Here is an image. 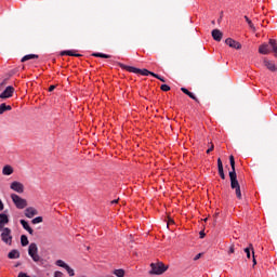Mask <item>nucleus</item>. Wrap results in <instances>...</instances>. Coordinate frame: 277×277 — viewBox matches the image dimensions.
<instances>
[{
	"mask_svg": "<svg viewBox=\"0 0 277 277\" xmlns=\"http://www.w3.org/2000/svg\"><path fill=\"white\" fill-rule=\"evenodd\" d=\"M229 161H230V167H232V171L229 172L230 186H232L233 189H236L237 198L241 199L242 195H241V190H240V185H239L238 180H237L234 156L229 157Z\"/></svg>",
	"mask_w": 277,
	"mask_h": 277,
	"instance_id": "1",
	"label": "nucleus"
},
{
	"mask_svg": "<svg viewBox=\"0 0 277 277\" xmlns=\"http://www.w3.org/2000/svg\"><path fill=\"white\" fill-rule=\"evenodd\" d=\"M272 52L277 57V40L276 39H271L268 44L264 43V44L260 45V48H259L260 54L268 55Z\"/></svg>",
	"mask_w": 277,
	"mask_h": 277,
	"instance_id": "2",
	"label": "nucleus"
},
{
	"mask_svg": "<svg viewBox=\"0 0 277 277\" xmlns=\"http://www.w3.org/2000/svg\"><path fill=\"white\" fill-rule=\"evenodd\" d=\"M150 267V275H162L169 268V266L164 265L162 262L151 263Z\"/></svg>",
	"mask_w": 277,
	"mask_h": 277,
	"instance_id": "3",
	"label": "nucleus"
},
{
	"mask_svg": "<svg viewBox=\"0 0 277 277\" xmlns=\"http://www.w3.org/2000/svg\"><path fill=\"white\" fill-rule=\"evenodd\" d=\"M28 254L30 255V258L35 261V262H40V260H42L40 258V254L38 253V245L36 243H30L28 247Z\"/></svg>",
	"mask_w": 277,
	"mask_h": 277,
	"instance_id": "4",
	"label": "nucleus"
},
{
	"mask_svg": "<svg viewBox=\"0 0 277 277\" xmlns=\"http://www.w3.org/2000/svg\"><path fill=\"white\" fill-rule=\"evenodd\" d=\"M11 199L17 209H25V207L27 206V200L23 199L21 196L16 194H12Z\"/></svg>",
	"mask_w": 277,
	"mask_h": 277,
	"instance_id": "5",
	"label": "nucleus"
},
{
	"mask_svg": "<svg viewBox=\"0 0 277 277\" xmlns=\"http://www.w3.org/2000/svg\"><path fill=\"white\" fill-rule=\"evenodd\" d=\"M120 67L122 69H126L129 72L141 74L142 76H148L150 74V71H148L147 69H138V68H135V67L126 66L123 64H120Z\"/></svg>",
	"mask_w": 277,
	"mask_h": 277,
	"instance_id": "6",
	"label": "nucleus"
},
{
	"mask_svg": "<svg viewBox=\"0 0 277 277\" xmlns=\"http://www.w3.org/2000/svg\"><path fill=\"white\" fill-rule=\"evenodd\" d=\"M1 239L6 245L11 246V243H12V229H10L8 227L2 228Z\"/></svg>",
	"mask_w": 277,
	"mask_h": 277,
	"instance_id": "7",
	"label": "nucleus"
},
{
	"mask_svg": "<svg viewBox=\"0 0 277 277\" xmlns=\"http://www.w3.org/2000/svg\"><path fill=\"white\" fill-rule=\"evenodd\" d=\"M14 91H15L14 87L12 85L6 87L1 93V100L3 101L12 97L14 95Z\"/></svg>",
	"mask_w": 277,
	"mask_h": 277,
	"instance_id": "8",
	"label": "nucleus"
},
{
	"mask_svg": "<svg viewBox=\"0 0 277 277\" xmlns=\"http://www.w3.org/2000/svg\"><path fill=\"white\" fill-rule=\"evenodd\" d=\"M10 188L13 189L14 192H17L18 194H23L25 192V185L16 181L11 183Z\"/></svg>",
	"mask_w": 277,
	"mask_h": 277,
	"instance_id": "9",
	"label": "nucleus"
},
{
	"mask_svg": "<svg viewBox=\"0 0 277 277\" xmlns=\"http://www.w3.org/2000/svg\"><path fill=\"white\" fill-rule=\"evenodd\" d=\"M36 215H38V210H36L34 207H29L25 210L26 217L32 219Z\"/></svg>",
	"mask_w": 277,
	"mask_h": 277,
	"instance_id": "10",
	"label": "nucleus"
},
{
	"mask_svg": "<svg viewBox=\"0 0 277 277\" xmlns=\"http://www.w3.org/2000/svg\"><path fill=\"white\" fill-rule=\"evenodd\" d=\"M225 43L227 45H229L230 48L233 49H236V50H240L241 49V44L230 38L226 39Z\"/></svg>",
	"mask_w": 277,
	"mask_h": 277,
	"instance_id": "11",
	"label": "nucleus"
},
{
	"mask_svg": "<svg viewBox=\"0 0 277 277\" xmlns=\"http://www.w3.org/2000/svg\"><path fill=\"white\" fill-rule=\"evenodd\" d=\"M19 223L22 224L25 230H27L30 235H34V228L29 226V223L27 221L21 220Z\"/></svg>",
	"mask_w": 277,
	"mask_h": 277,
	"instance_id": "12",
	"label": "nucleus"
},
{
	"mask_svg": "<svg viewBox=\"0 0 277 277\" xmlns=\"http://www.w3.org/2000/svg\"><path fill=\"white\" fill-rule=\"evenodd\" d=\"M212 37H213V39H214L215 41L220 42V41L222 40V38H223V34H222V31H220L219 29H214V30L212 31Z\"/></svg>",
	"mask_w": 277,
	"mask_h": 277,
	"instance_id": "13",
	"label": "nucleus"
},
{
	"mask_svg": "<svg viewBox=\"0 0 277 277\" xmlns=\"http://www.w3.org/2000/svg\"><path fill=\"white\" fill-rule=\"evenodd\" d=\"M13 173H14V168H12V166L6 164V166L3 167L2 174L12 175Z\"/></svg>",
	"mask_w": 277,
	"mask_h": 277,
	"instance_id": "14",
	"label": "nucleus"
},
{
	"mask_svg": "<svg viewBox=\"0 0 277 277\" xmlns=\"http://www.w3.org/2000/svg\"><path fill=\"white\" fill-rule=\"evenodd\" d=\"M8 258L11 260L18 259V258H21V252L18 250L14 249L11 252H9Z\"/></svg>",
	"mask_w": 277,
	"mask_h": 277,
	"instance_id": "15",
	"label": "nucleus"
},
{
	"mask_svg": "<svg viewBox=\"0 0 277 277\" xmlns=\"http://www.w3.org/2000/svg\"><path fill=\"white\" fill-rule=\"evenodd\" d=\"M217 168H219L220 176H221L223 180H225L224 168H223V163H222L221 158L217 159Z\"/></svg>",
	"mask_w": 277,
	"mask_h": 277,
	"instance_id": "16",
	"label": "nucleus"
},
{
	"mask_svg": "<svg viewBox=\"0 0 277 277\" xmlns=\"http://www.w3.org/2000/svg\"><path fill=\"white\" fill-rule=\"evenodd\" d=\"M264 64L271 71H277V67L273 62L264 61Z\"/></svg>",
	"mask_w": 277,
	"mask_h": 277,
	"instance_id": "17",
	"label": "nucleus"
},
{
	"mask_svg": "<svg viewBox=\"0 0 277 277\" xmlns=\"http://www.w3.org/2000/svg\"><path fill=\"white\" fill-rule=\"evenodd\" d=\"M181 91L183 93H185L186 95H188L192 100L196 101L197 103H199L198 98L192 93L189 92L187 89L182 88Z\"/></svg>",
	"mask_w": 277,
	"mask_h": 277,
	"instance_id": "18",
	"label": "nucleus"
},
{
	"mask_svg": "<svg viewBox=\"0 0 277 277\" xmlns=\"http://www.w3.org/2000/svg\"><path fill=\"white\" fill-rule=\"evenodd\" d=\"M38 55H36V54H28V55H26V56H24L23 58H22V63H25V62H27V61H29V60H38Z\"/></svg>",
	"mask_w": 277,
	"mask_h": 277,
	"instance_id": "19",
	"label": "nucleus"
},
{
	"mask_svg": "<svg viewBox=\"0 0 277 277\" xmlns=\"http://www.w3.org/2000/svg\"><path fill=\"white\" fill-rule=\"evenodd\" d=\"M113 274L116 275L117 277H124L126 272L124 269L119 268V269H115Z\"/></svg>",
	"mask_w": 277,
	"mask_h": 277,
	"instance_id": "20",
	"label": "nucleus"
},
{
	"mask_svg": "<svg viewBox=\"0 0 277 277\" xmlns=\"http://www.w3.org/2000/svg\"><path fill=\"white\" fill-rule=\"evenodd\" d=\"M21 243L23 247H26L27 245H29V239L27 238L26 235L21 236Z\"/></svg>",
	"mask_w": 277,
	"mask_h": 277,
	"instance_id": "21",
	"label": "nucleus"
},
{
	"mask_svg": "<svg viewBox=\"0 0 277 277\" xmlns=\"http://www.w3.org/2000/svg\"><path fill=\"white\" fill-rule=\"evenodd\" d=\"M252 250V253L254 255V249H253V246L250 245L248 248L245 249V252L247 253V258L250 259L251 258V253L250 251Z\"/></svg>",
	"mask_w": 277,
	"mask_h": 277,
	"instance_id": "22",
	"label": "nucleus"
},
{
	"mask_svg": "<svg viewBox=\"0 0 277 277\" xmlns=\"http://www.w3.org/2000/svg\"><path fill=\"white\" fill-rule=\"evenodd\" d=\"M12 110V106L5 105L4 103L1 104V113L10 111Z\"/></svg>",
	"mask_w": 277,
	"mask_h": 277,
	"instance_id": "23",
	"label": "nucleus"
},
{
	"mask_svg": "<svg viewBox=\"0 0 277 277\" xmlns=\"http://www.w3.org/2000/svg\"><path fill=\"white\" fill-rule=\"evenodd\" d=\"M8 222H10V219L8 217V214L2 213L1 214V225H5Z\"/></svg>",
	"mask_w": 277,
	"mask_h": 277,
	"instance_id": "24",
	"label": "nucleus"
},
{
	"mask_svg": "<svg viewBox=\"0 0 277 277\" xmlns=\"http://www.w3.org/2000/svg\"><path fill=\"white\" fill-rule=\"evenodd\" d=\"M61 55H62V56L68 55V56H76V57L81 56L80 54H75V53H72L71 51H64V52L61 53Z\"/></svg>",
	"mask_w": 277,
	"mask_h": 277,
	"instance_id": "25",
	"label": "nucleus"
},
{
	"mask_svg": "<svg viewBox=\"0 0 277 277\" xmlns=\"http://www.w3.org/2000/svg\"><path fill=\"white\" fill-rule=\"evenodd\" d=\"M245 19H246V22L248 23L249 27H250L253 31H255L256 29H255L253 23L249 19V17H248V16H245Z\"/></svg>",
	"mask_w": 277,
	"mask_h": 277,
	"instance_id": "26",
	"label": "nucleus"
},
{
	"mask_svg": "<svg viewBox=\"0 0 277 277\" xmlns=\"http://www.w3.org/2000/svg\"><path fill=\"white\" fill-rule=\"evenodd\" d=\"M55 264L57 265V266H60V267H63V268H66L68 265L64 262V261H62V260H57L56 262H55Z\"/></svg>",
	"mask_w": 277,
	"mask_h": 277,
	"instance_id": "27",
	"label": "nucleus"
},
{
	"mask_svg": "<svg viewBox=\"0 0 277 277\" xmlns=\"http://www.w3.org/2000/svg\"><path fill=\"white\" fill-rule=\"evenodd\" d=\"M93 56L101 57V58H110V55L102 54V53H94Z\"/></svg>",
	"mask_w": 277,
	"mask_h": 277,
	"instance_id": "28",
	"label": "nucleus"
},
{
	"mask_svg": "<svg viewBox=\"0 0 277 277\" xmlns=\"http://www.w3.org/2000/svg\"><path fill=\"white\" fill-rule=\"evenodd\" d=\"M42 221H43L42 216H37V217H35V219L31 221V223H32V224H40V223H42Z\"/></svg>",
	"mask_w": 277,
	"mask_h": 277,
	"instance_id": "29",
	"label": "nucleus"
},
{
	"mask_svg": "<svg viewBox=\"0 0 277 277\" xmlns=\"http://www.w3.org/2000/svg\"><path fill=\"white\" fill-rule=\"evenodd\" d=\"M67 271V273L69 274V276H74L75 275V272L72 268H70L68 265L67 267L65 268Z\"/></svg>",
	"mask_w": 277,
	"mask_h": 277,
	"instance_id": "30",
	"label": "nucleus"
},
{
	"mask_svg": "<svg viewBox=\"0 0 277 277\" xmlns=\"http://www.w3.org/2000/svg\"><path fill=\"white\" fill-rule=\"evenodd\" d=\"M160 89H161L162 91H164V92H168V91L171 90V88H170L169 85H167V84H162Z\"/></svg>",
	"mask_w": 277,
	"mask_h": 277,
	"instance_id": "31",
	"label": "nucleus"
},
{
	"mask_svg": "<svg viewBox=\"0 0 277 277\" xmlns=\"http://www.w3.org/2000/svg\"><path fill=\"white\" fill-rule=\"evenodd\" d=\"M17 277H31V276L27 275V273L21 272Z\"/></svg>",
	"mask_w": 277,
	"mask_h": 277,
	"instance_id": "32",
	"label": "nucleus"
},
{
	"mask_svg": "<svg viewBox=\"0 0 277 277\" xmlns=\"http://www.w3.org/2000/svg\"><path fill=\"white\" fill-rule=\"evenodd\" d=\"M54 277H63V273L57 271L54 273Z\"/></svg>",
	"mask_w": 277,
	"mask_h": 277,
	"instance_id": "33",
	"label": "nucleus"
},
{
	"mask_svg": "<svg viewBox=\"0 0 277 277\" xmlns=\"http://www.w3.org/2000/svg\"><path fill=\"white\" fill-rule=\"evenodd\" d=\"M235 252V247H234V245L229 248V251H228V253L230 254V253H234Z\"/></svg>",
	"mask_w": 277,
	"mask_h": 277,
	"instance_id": "34",
	"label": "nucleus"
},
{
	"mask_svg": "<svg viewBox=\"0 0 277 277\" xmlns=\"http://www.w3.org/2000/svg\"><path fill=\"white\" fill-rule=\"evenodd\" d=\"M200 258H201V253L197 254V255L194 258V260L197 261V260H199Z\"/></svg>",
	"mask_w": 277,
	"mask_h": 277,
	"instance_id": "35",
	"label": "nucleus"
},
{
	"mask_svg": "<svg viewBox=\"0 0 277 277\" xmlns=\"http://www.w3.org/2000/svg\"><path fill=\"white\" fill-rule=\"evenodd\" d=\"M150 76H153V77H155L156 79H158L159 78V76L158 75H156V74H154V72H151L150 71V74H149Z\"/></svg>",
	"mask_w": 277,
	"mask_h": 277,
	"instance_id": "36",
	"label": "nucleus"
},
{
	"mask_svg": "<svg viewBox=\"0 0 277 277\" xmlns=\"http://www.w3.org/2000/svg\"><path fill=\"white\" fill-rule=\"evenodd\" d=\"M55 88H56L55 85H51V87L49 88V92H52Z\"/></svg>",
	"mask_w": 277,
	"mask_h": 277,
	"instance_id": "37",
	"label": "nucleus"
},
{
	"mask_svg": "<svg viewBox=\"0 0 277 277\" xmlns=\"http://www.w3.org/2000/svg\"><path fill=\"white\" fill-rule=\"evenodd\" d=\"M214 146L212 145L211 148L207 150V154H210L213 150Z\"/></svg>",
	"mask_w": 277,
	"mask_h": 277,
	"instance_id": "38",
	"label": "nucleus"
},
{
	"mask_svg": "<svg viewBox=\"0 0 277 277\" xmlns=\"http://www.w3.org/2000/svg\"><path fill=\"white\" fill-rule=\"evenodd\" d=\"M256 265L255 255L253 254V266Z\"/></svg>",
	"mask_w": 277,
	"mask_h": 277,
	"instance_id": "39",
	"label": "nucleus"
},
{
	"mask_svg": "<svg viewBox=\"0 0 277 277\" xmlns=\"http://www.w3.org/2000/svg\"><path fill=\"white\" fill-rule=\"evenodd\" d=\"M157 79L160 80L161 82H166V80L163 78H161L160 76Z\"/></svg>",
	"mask_w": 277,
	"mask_h": 277,
	"instance_id": "40",
	"label": "nucleus"
},
{
	"mask_svg": "<svg viewBox=\"0 0 277 277\" xmlns=\"http://www.w3.org/2000/svg\"><path fill=\"white\" fill-rule=\"evenodd\" d=\"M119 199L113 200L111 205L118 203Z\"/></svg>",
	"mask_w": 277,
	"mask_h": 277,
	"instance_id": "41",
	"label": "nucleus"
},
{
	"mask_svg": "<svg viewBox=\"0 0 277 277\" xmlns=\"http://www.w3.org/2000/svg\"><path fill=\"white\" fill-rule=\"evenodd\" d=\"M206 234L203 232H200V238H203Z\"/></svg>",
	"mask_w": 277,
	"mask_h": 277,
	"instance_id": "42",
	"label": "nucleus"
},
{
	"mask_svg": "<svg viewBox=\"0 0 277 277\" xmlns=\"http://www.w3.org/2000/svg\"><path fill=\"white\" fill-rule=\"evenodd\" d=\"M0 209H1V200H0ZM0 230H1V214H0Z\"/></svg>",
	"mask_w": 277,
	"mask_h": 277,
	"instance_id": "43",
	"label": "nucleus"
},
{
	"mask_svg": "<svg viewBox=\"0 0 277 277\" xmlns=\"http://www.w3.org/2000/svg\"><path fill=\"white\" fill-rule=\"evenodd\" d=\"M217 215H219V213H215V215H214V219H215V220H216Z\"/></svg>",
	"mask_w": 277,
	"mask_h": 277,
	"instance_id": "44",
	"label": "nucleus"
},
{
	"mask_svg": "<svg viewBox=\"0 0 277 277\" xmlns=\"http://www.w3.org/2000/svg\"><path fill=\"white\" fill-rule=\"evenodd\" d=\"M103 277H114V276H110V275H106V276H103Z\"/></svg>",
	"mask_w": 277,
	"mask_h": 277,
	"instance_id": "45",
	"label": "nucleus"
},
{
	"mask_svg": "<svg viewBox=\"0 0 277 277\" xmlns=\"http://www.w3.org/2000/svg\"><path fill=\"white\" fill-rule=\"evenodd\" d=\"M1 210H3V203L1 205Z\"/></svg>",
	"mask_w": 277,
	"mask_h": 277,
	"instance_id": "46",
	"label": "nucleus"
},
{
	"mask_svg": "<svg viewBox=\"0 0 277 277\" xmlns=\"http://www.w3.org/2000/svg\"><path fill=\"white\" fill-rule=\"evenodd\" d=\"M18 265H21V264H16L15 267H18Z\"/></svg>",
	"mask_w": 277,
	"mask_h": 277,
	"instance_id": "47",
	"label": "nucleus"
},
{
	"mask_svg": "<svg viewBox=\"0 0 277 277\" xmlns=\"http://www.w3.org/2000/svg\"><path fill=\"white\" fill-rule=\"evenodd\" d=\"M170 223H173V221H172V220H170Z\"/></svg>",
	"mask_w": 277,
	"mask_h": 277,
	"instance_id": "48",
	"label": "nucleus"
},
{
	"mask_svg": "<svg viewBox=\"0 0 277 277\" xmlns=\"http://www.w3.org/2000/svg\"><path fill=\"white\" fill-rule=\"evenodd\" d=\"M170 223H173V221H172V220H170Z\"/></svg>",
	"mask_w": 277,
	"mask_h": 277,
	"instance_id": "49",
	"label": "nucleus"
},
{
	"mask_svg": "<svg viewBox=\"0 0 277 277\" xmlns=\"http://www.w3.org/2000/svg\"><path fill=\"white\" fill-rule=\"evenodd\" d=\"M0 114H1V106H0Z\"/></svg>",
	"mask_w": 277,
	"mask_h": 277,
	"instance_id": "50",
	"label": "nucleus"
},
{
	"mask_svg": "<svg viewBox=\"0 0 277 277\" xmlns=\"http://www.w3.org/2000/svg\"><path fill=\"white\" fill-rule=\"evenodd\" d=\"M215 22L213 21L212 24H214Z\"/></svg>",
	"mask_w": 277,
	"mask_h": 277,
	"instance_id": "51",
	"label": "nucleus"
},
{
	"mask_svg": "<svg viewBox=\"0 0 277 277\" xmlns=\"http://www.w3.org/2000/svg\"><path fill=\"white\" fill-rule=\"evenodd\" d=\"M80 277H87V276H80Z\"/></svg>",
	"mask_w": 277,
	"mask_h": 277,
	"instance_id": "52",
	"label": "nucleus"
}]
</instances>
